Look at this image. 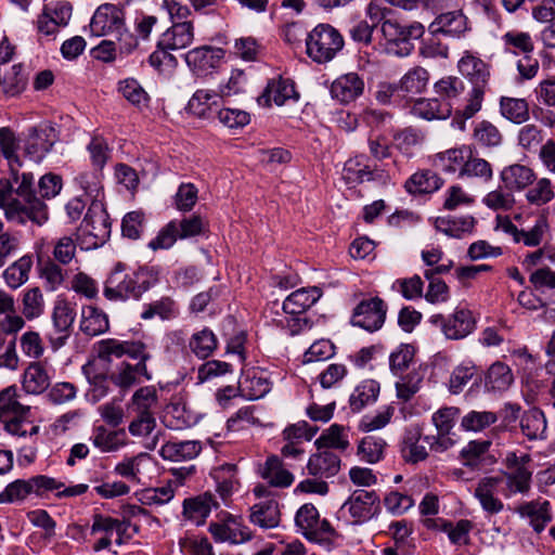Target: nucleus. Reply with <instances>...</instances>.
Here are the masks:
<instances>
[{"label":"nucleus","mask_w":555,"mask_h":555,"mask_svg":"<svg viewBox=\"0 0 555 555\" xmlns=\"http://www.w3.org/2000/svg\"><path fill=\"white\" fill-rule=\"evenodd\" d=\"M62 190V179L54 173L43 175L38 181L31 172L13 171L12 181L0 179V208L8 221L25 225L28 221L41 227L49 219L43 199L55 197Z\"/></svg>","instance_id":"nucleus-1"},{"label":"nucleus","mask_w":555,"mask_h":555,"mask_svg":"<svg viewBox=\"0 0 555 555\" xmlns=\"http://www.w3.org/2000/svg\"><path fill=\"white\" fill-rule=\"evenodd\" d=\"M98 358L111 363L112 360L128 357L138 360L135 364L121 361L111 373V380L117 387L127 389L143 379L150 380L151 373L147 371L146 361L151 359L147 347L140 340H119L116 338L102 339L96 344Z\"/></svg>","instance_id":"nucleus-2"},{"label":"nucleus","mask_w":555,"mask_h":555,"mask_svg":"<svg viewBox=\"0 0 555 555\" xmlns=\"http://www.w3.org/2000/svg\"><path fill=\"white\" fill-rule=\"evenodd\" d=\"M158 266H141L135 269L118 262L107 275L103 295L111 301L140 300L142 295L159 281Z\"/></svg>","instance_id":"nucleus-3"},{"label":"nucleus","mask_w":555,"mask_h":555,"mask_svg":"<svg viewBox=\"0 0 555 555\" xmlns=\"http://www.w3.org/2000/svg\"><path fill=\"white\" fill-rule=\"evenodd\" d=\"M30 410L29 405L20 401L15 385L0 391V422L10 435L24 438L39 433V426L29 421Z\"/></svg>","instance_id":"nucleus-4"},{"label":"nucleus","mask_w":555,"mask_h":555,"mask_svg":"<svg viewBox=\"0 0 555 555\" xmlns=\"http://www.w3.org/2000/svg\"><path fill=\"white\" fill-rule=\"evenodd\" d=\"M305 41L307 55L317 64L331 62L345 46L340 31L327 23L318 24Z\"/></svg>","instance_id":"nucleus-5"},{"label":"nucleus","mask_w":555,"mask_h":555,"mask_svg":"<svg viewBox=\"0 0 555 555\" xmlns=\"http://www.w3.org/2000/svg\"><path fill=\"white\" fill-rule=\"evenodd\" d=\"M531 455L529 453H518L516 451H508L503 459L505 470L500 475L503 477L505 487L502 493L505 498H511L515 494H527L531 489L532 482V467Z\"/></svg>","instance_id":"nucleus-6"},{"label":"nucleus","mask_w":555,"mask_h":555,"mask_svg":"<svg viewBox=\"0 0 555 555\" xmlns=\"http://www.w3.org/2000/svg\"><path fill=\"white\" fill-rule=\"evenodd\" d=\"M295 522L308 541L327 550H332L335 546V541L341 538V534L327 519L320 520L317 507L310 503L304 504L297 511Z\"/></svg>","instance_id":"nucleus-7"},{"label":"nucleus","mask_w":555,"mask_h":555,"mask_svg":"<svg viewBox=\"0 0 555 555\" xmlns=\"http://www.w3.org/2000/svg\"><path fill=\"white\" fill-rule=\"evenodd\" d=\"M430 322L440 327L447 339L461 340L470 335L477 326L474 313L467 308H456L449 315L434 314Z\"/></svg>","instance_id":"nucleus-8"},{"label":"nucleus","mask_w":555,"mask_h":555,"mask_svg":"<svg viewBox=\"0 0 555 555\" xmlns=\"http://www.w3.org/2000/svg\"><path fill=\"white\" fill-rule=\"evenodd\" d=\"M208 531L217 543H229L232 545L243 544L253 538L249 528L244 524L241 516L223 513L217 521H211Z\"/></svg>","instance_id":"nucleus-9"},{"label":"nucleus","mask_w":555,"mask_h":555,"mask_svg":"<svg viewBox=\"0 0 555 555\" xmlns=\"http://www.w3.org/2000/svg\"><path fill=\"white\" fill-rule=\"evenodd\" d=\"M57 131L51 122L43 121L28 129L24 139V152L35 162H41L57 141Z\"/></svg>","instance_id":"nucleus-10"},{"label":"nucleus","mask_w":555,"mask_h":555,"mask_svg":"<svg viewBox=\"0 0 555 555\" xmlns=\"http://www.w3.org/2000/svg\"><path fill=\"white\" fill-rule=\"evenodd\" d=\"M126 25L125 9L115 3H103L94 11L89 27L95 37L114 35Z\"/></svg>","instance_id":"nucleus-11"},{"label":"nucleus","mask_w":555,"mask_h":555,"mask_svg":"<svg viewBox=\"0 0 555 555\" xmlns=\"http://www.w3.org/2000/svg\"><path fill=\"white\" fill-rule=\"evenodd\" d=\"M345 509L348 511L353 525H361L379 513L380 500L374 490H354L343 504L341 511Z\"/></svg>","instance_id":"nucleus-12"},{"label":"nucleus","mask_w":555,"mask_h":555,"mask_svg":"<svg viewBox=\"0 0 555 555\" xmlns=\"http://www.w3.org/2000/svg\"><path fill=\"white\" fill-rule=\"evenodd\" d=\"M505 411L509 412L506 415L507 423L519 418L520 430L528 440H543L546 438V418L540 409H529L519 416L520 406L507 403L505 404Z\"/></svg>","instance_id":"nucleus-13"},{"label":"nucleus","mask_w":555,"mask_h":555,"mask_svg":"<svg viewBox=\"0 0 555 555\" xmlns=\"http://www.w3.org/2000/svg\"><path fill=\"white\" fill-rule=\"evenodd\" d=\"M387 306L379 297L361 300L351 317V323L369 332L379 330L385 323Z\"/></svg>","instance_id":"nucleus-14"},{"label":"nucleus","mask_w":555,"mask_h":555,"mask_svg":"<svg viewBox=\"0 0 555 555\" xmlns=\"http://www.w3.org/2000/svg\"><path fill=\"white\" fill-rule=\"evenodd\" d=\"M79 229L93 238L90 244L94 247L103 245L109 238L111 221L102 204L93 202L89 206Z\"/></svg>","instance_id":"nucleus-15"},{"label":"nucleus","mask_w":555,"mask_h":555,"mask_svg":"<svg viewBox=\"0 0 555 555\" xmlns=\"http://www.w3.org/2000/svg\"><path fill=\"white\" fill-rule=\"evenodd\" d=\"M34 495L40 499H49L52 493L55 499L75 498L85 494L89 487L86 483L66 486L63 481L47 476H33Z\"/></svg>","instance_id":"nucleus-16"},{"label":"nucleus","mask_w":555,"mask_h":555,"mask_svg":"<svg viewBox=\"0 0 555 555\" xmlns=\"http://www.w3.org/2000/svg\"><path fill=\"white\" fill-rule=\"evenodd\" d=\"M75 318V307L67 299L57 298L52 312L54 333L50 335V341L53 348H60L65 345L70 336Z\"/></svg>","instance_id":"nucleus-17"},{"label":"nucleus","mask_w":555,"mask_h":555,"mask_svg":"<svg viewBox=\"0 0 555 555\" xmlns=\"http://www.w3.org/2000/svg\"><path fill=\"white\" fill-rule=\"evenodd\" d=\"M380 31L389 43H403L404 51L401 55H408L412 49L409 41L412 39H420L425 33V27L418 22H413L410 25L404 26L397 20L387 18L382 23Z\"/></svg>","instance_id":"nucleus-18"},{"label":"nucleus","mask_w":555,"mask_h":555,"mask_svg":"<svg viewBox=\"0 0 555 555\" xmlns=\"http://www.w3.org/2000/svg\"><path fill=\"white\" fill-rule=\"evenodd\" d=\"M231 87H220L218 91L197 90L190 99L188 108L191 114L199 118H212L218 112L219 102L231 96Z\"/></svg>","instance_id":"nucleus-19"},{"label":"nucleus","mask_w":555,"mask_h":555,"mask_svg":"<svg viewBox=\"0 0 555 555\" xmlns=\"http://www.w3.org/2000/svg\"><path fill=\"white\" fill-rule=\"evenodd\" d=\"M457 69L470 82L472 87L488 89L491 66L478 55L465 51L457 62Z\"/></svg>","instance_id":"nucleus-20"},{"label":"nucleus","mask_w":555,"mask_h":555,"mask_svg":"<svg viewBox=\"0 0 555 555\" xmlns=\"http://www.w3.org/2000/svg\"><path fill=\"white\" fill-rule=\"evenodd\" d=\"M502 483L503 477L500 476H487L478 480L474 490V496L486 513L494 515L504 509V503L496 496Z\"/></svg>","instance_id":"nucleus-21"},{"label":"nucleus","mask_w":555,"mask_h":555,"mask_svg":"<svg viewBox=\"0 0 555 555\" xmlns=\"http://www.w3.org/2000/svg\"><path fill=\"white\" fill-rule=\"evenodd\" d=\"M271 386L267 372L258 367L243 371L238 379L240 396L247 400L263 398L271 390Z\"/></svg>","instance_id":"nucleus-22"},{"label":"nucleus","mask_w":555,"mask_h":555,"mask_svg":"<svg viewBox=\"0 0 555 555\" xmlns=\"http://www.w3.org/2000/svg\"><path fill=\"white\" fill-rule=\"evenodd\" d=\"M299 98L295 89V85L291 79L282 77L273 78L268 81L263 92L257 98V102L261 106L270 107L272 101L281 106L288 100L297 101Z\"/></svg>","instance_id":"nucleus-23"},{"label":"nucleus","mask_w":555,"mask_h":555,"mask_svg":"<svg viewBox=\"0 0 555 555\" xmlns=\"http://www.w3.org/2000/svg\"><path fill=\"white\" fill-rule=\"evenodd\" d=\"M364 91V80L357 73H347L337 77L331 85V96L341 104L356 101Z\"/></svg>","instance_id":"nucleus-24"},{"label":"nucleus","mask_w":555,"mask_h":555,"mask_svg":"<svg viewBox=\"0 0 555 555\" xmlns=\"http://www.w3.org/2000/svg\"><path fill=\"white\" fill-rule=\"evenodd\" d=\"M224 56L221 48L203 46L190 50L185 53L184 59L188 66L197 75H204L216 68Z\"/></svg>","instance_id":"nucleus-25"},{"label":"nucleus","mask_w":555,"mask_h":555,"mask_svg":"<svg viewBox=\"0 0 555 555\" xmlns=\"http://www.w3.org/2000/svg\"><path fill=\"white\" fill-rule=\"evenodd\" d=\"M537 180L534 170L524 164L515 163L505 166L500 171V181L513 192H522L527 190Z\"/></svg>","instance_id":"nucleus-26"},{"label":"nucleus","mask_w":555,"mask_h":555,"mask_svg":"<svg viewBox=\"0 0 555 555\" xmlns=\"http://www.w3.org/2000/svg\"><path fill=\"white\" fill-rule=\"evenodd\" d=\"M490 447L489 440L469 441L460 452L463 465L472 469H482L493 465L496 460L489 454Z\"/></svg>","instance_id":"nucleus-27"},{"label":"nucleus","mask_w":555,"mask_h":555,"mask_svg":"<svg viewBox=\"0 0 555 555\" xmlns=\"http://www.w3.org/2000/svg\"><path fill=\"white\" fill-rule=\"evenodd\" d=\"M487 89L479 87H472L467 92L462 105L454 108V116L452 119L453 127L461 131L466 129V121L473 118L482 107Z\"/></svg>","instance_id":"nucleus-28"},{"label":"nucleus","mask_w":555,"mask_h":555,"mask_svg":"<svg viewBox=\"0 0 555 555\" xmlns=\"http://www.w3.org/2000/svg\"><path fill=\"white\" fill-rule=\"evenodd\" d=\"M218 507L219 503L215 495L210 492H205L183 501V516L199 526L206 521L211 509Z\"/></svg>","instance_id":"nucleus-29"},{"label":"nucleus","mask_w":555,"mask_h":555,"mask_svg":"<svg viewBox=\"0 0 555 555\" xmlns=\"http://www.w3.org/2000/svg\"><path fill=\"white\" fill-rule=\"evenodd\" d=\"M340 457L333 450L324 449L312 454L307 463L309 475L319 478H330L340 469Z\"/></svg>","instance_id":"nucleus-30"},{"label":"nucleus","mask_w":555,"mask_h":555,"mask_svg":"<svg viewBox=\"0 0 555 555\" xmlns=\"http://www.w3.org/2000/svg\"><path fill=\"white\" fill-rule=\"evenodd\" d=\"M51 384L48 366L40 361L28 364L22 376V387L28 395H41Z\"/></svg>","instance_id":"nucleus-31"},{"label":"nucleus","mask_w":555,"mask_h":555,"mask_svg":"<svg viewBox=\"0 0 555 555\" xmlns=\"http://www.w3.org/2000/svg\"><path fill=\"white\" fill-rule=\"evenodd\" d=\"M93 446L101 452H116L120 448L127 446L128 435L125 429H109L103 425L96 426L92 430L90 437Z\"/></svg>","instance_id":"nucleus-32"},{"label":"nucleus","mask_w":555,"mask_h":555,"mask_svg":"<svg viewBox=\"0 0 555 555\" xmlns=\"http://www.w3.org/2000/svg\"><path fill=\"white\" fill-rule=\"evenodd\" d=\"M362 156L350 158L345 163L343 175L348 183H363L366 181L382 180L385 171L378 166L362 164Z\"/></svg>","instance_id":"nucleus-33"},{"label":"nucleus","mask_w":555,"mask_h":555,"mask_svg":"<svg viewBox=\"0 0 555 555\" xmlns=\"http://www.w3.org/2000/svg\"><path fill=\"white\" fill-rule=\"evenodd\" d=\"M434 35L461 37L468 29L467 17L462 11H451L438 15L430 25Z\"/></svg>","instance_id":"nucleus-34"},{"label":"nucleus","mask_w":555,"mask_h":555,"mask_svg":"<svg viewBox=\"0 0 555 555\" xmlns=\"http://www.w3.org/2000/svg\"><path fill=\"white\" fill-rule=\"evenodd\" d=\"M160 46L171 51L188 48L194 40L193 23H177L167 28L158 38Z\"/></svg>","instance_id":"nucleus-35"},{"label":"nucleus","mask_w":555,"mask_h":555,"mask_svg":"<svg viewBox=\"0 0 555 555\" xmlns=\"http://www.w3.org/2000/svg\"><path fill=\"white\" fill-rule=\"evenodd\" d=\"M202 451L198 440H171L162 446L159 455L165 461L181 462L195 459Z\"/></svg>","instance_id":"nucleus-36"},{"label":"nucleus","mask_w":555,"mask_h":555,"mask_svg":"<svg viewBox=\"0 0 555 555\" xmlns=\"http://www.w3.org/2000/svg\"><path fill=\"white\" fill-rule=\"evenodd\" d=\"M476 220L470 215L437 217L434 227L437 231L455 238H461L474 231Z\"/></svg>","instance_id":"nucleus-37"},{"label":"nucleus","mask_w":555,"mask_h":555,"mask_svg":"<svg viewBox=\"0 0 555 555\" xmlns=\"http://www.w3.org/2000/svg\"><path fill=\"white\" fill-rule=\"evenodd\" d=\"M261 477L272 487L287 488L294 482V475L284 466L278 455L268 456L260 467Z\"/></svg>","instance_id":"nucleus-38"},{"label":"nucleus","mask_w":555,"mask_h":555,"mask_svg":"<svg viewBox=\"0 0 555 555\" xmlns=\"http://www.w3.org/2000/svg\"><path fill=\"white\" fill-rule=\"evenodd\" d=\"M163 423L172 430H182L196 423V416L182 401H171L165 409Z\"/></svg>","instance_id":"nucleus-39"},{"label":"nucleus","mask_w":555,"mask_h":555,"mask_svg":"<svg viewBox=\"0 0 555 555\" xmlns=\"http://www.w3.org/2000/svg\"><path fill=\"white\" fill-rule=\"evenodd\" d=\"M521 517L528 518L533 530L538 533L544 530L552 520L548 501H530L521 504L517 508Z\"/></svg>","instance_id":"nucleus-40"},{"label":"nucleus","mask_w":555,"mask_h":555,"mask_svg":"<svg viewBox=\"0 0 555 555\" xmlns=\"http://www.w3.org/2000/svg\"><path fill=\"white\" fill-rule=\"evenodd\" d=\"M80 331L88 336H98L109 328L107 314L93 306H85L81 309Z\"/></svg>","instance_id":"nucleus-41"},{"label":"nucleus","mask_w":555,"mask_h":555,"mask_svg":"<svg viewBox=\"0 0 555 555\" xmlns=\"http://www.w3.org/2000/svg\"><path fill=\"white\" fill-rule=\"evenodd\" d=\"M443 180L429 169L418 170L413 173L404 183V188L410 194H427L439 190Z\"/></svg>","instance_id":"nucleus-42"},{"label":"nucleus","mask_w":555,"mask_h":555,"mask_svg":"<svg viewBox=\"0 0 555 555\" xmlns=\"http://www.w3.org/2000/svg\"><path fill=\"white\" fill-rule=\"evenodd\" d=\"M320 297L321 291L318 287L297 289L286 297L283 302V310L292 315L301 314Z\"/></svg>","instance_id":"nucleus-43"},{"label":"nucleus","mask_w":555,"mask_h":555,"mask_svg":"<svg viewBox=\"0 0 555 555\" xmlns=\"http://www.w3.org/2000/svg\"><path fill=\"white\" fill-rule=\"evenodd\" d=\"M33 255L26 254L12 262L2 273V278L8 287L17 289L29 279L33 268Z\"/></svg>","instance_id":"nucleus-44"},{"label":"nucleus","mask_w":555,"mask_h":555,"mask_svg":"<svg viewBox=\"0 0 555 555\" xmlns=\"http://www.w3.org/2000/svg\"><path fill=\"white\" fill-rule=\"evenodd\" d=\"M514 380L511 367L496 361L490 365L485 375V387L488 391L502 392L509 388Z\"/></svg>","instance_id":"nucleus-45"},{"label":"nucleus","mask_w":555,"mask_h":555,"mask_svg":"<svg viewBox=\"0 0 555 555\" xmlns=\"http://www.w3.org/2000/svg\"><path fill=\"white\" fill-rule=\"evenodd\" d=\"M468 156H470L469 146H461L456 149H450L446 152L436 155L435 165L446 172H456L462 177L465 163Z\"/></svg>","instance_id":"nucleus-46"},{"label":"nucleus","mask_w":555,"mask_h":555,"mask_svg":"<svg viewBox=\"0 0 555 555\" xmlns=\"http://www.w3.org/2000/svg\"><path fill=\"white\" fill-rule=\"evenodd\" d=\"M412 112L415 116L427 120L446 119L451 115V104L436 98L418 99L414 102Z\"/></svg>","instance_id":"nucleus-47"},{"label":"nucleus","mask_w":555,"mask_h":555,"mask_svg":"<svg viewBox=\"0 0 555 555\" xmlns=\"http://www.w3.org/2000/svg\"><path fill=\"white\" fill-rule=\"evenodd\" d=\"M501 41L506 53L525 55L534 51L533 39L527 31L508 30L501 37Z\"/></svg>","instance_id":"nucleus-48"},{"label":"nucleus","mask_w":555,"mask_h":555,"mask_svg":"<svg viewBox=\"0 0 555 555\" xmlns=\"http://www.w3.org/2000/svg\"><path fill=\"white\" fill-rule=\"evenodd\" d=\"M500 113L511 122L521 125L530 118L529 103L526 99L501 96Z\"/></svg>","instance_id":"nucleus-49"},{"label":"nucleus","mask_w":555,"mask_h":555,"mask_svg":"<svg viewBox=\"0 0 555 555\" xmlns=\"http://www.w3.org/2000/svg\"><path fill=\"white\" fill-rule=\"evenodd\" d=\"M250 521L261 528H275L280 522L278 502L269 500L260 502L251 507Z\"/></svg>","instance_id":"nucleus-50"},{"label":"nucleus","mask_w":555,"mask_h":555,"mask_svg":"<svg viewBox=\"0 0 555 555\" xmlns=\"http://www.w3.org/2000/svg\"><path fill=\"white\" fill-rule=\"evenodd\" d=\"M428 80L427 69L416 66L408 70L397 85L403 95H415L426 89Z\"/></svg>","instance_id":"nucleus-51"},{"label":"nucleus","mask_w":555,"mask_h":555,"mask_svg":"<svg viewBox=\"0 0 555 555\" xmlns=\"http://www.w3.org/2000/svg\"><path fill=\"white\" fill-rule=\"evenodd\" d=\"M379 395V384L374 379H365L356 387L349 403L353 412H360L367 404L374 403Z\"/></svg>","instance_id":"nucleus-52"},{"label":"nucleus","mask_w":555,"mask_h":555,"mask_svg":"<svg viewBox=\"0 0 555 555\" xmlns=\"http://www.w3.org/2000/svg\"><path fill=\"white\" fill-rule=\"evenodd\" d=\"M214 478L217 483V493L222 502L229 505L230 498L238 488V480L235 477V466L230 464L223 465L216 470Z\"/></svg>","instance_id":"nucleus-53"},{"label":"nucleus","mask_w":555,"mask_h":555,"mask_svg":"<svg viewBox=\"0 0 555 555\" xmlns=\"http://www.w3.org/2000/svg\"><path fill=\"white\" fill-rule=\"evenodd\" d=\"M385 448L386 442L383 438L369 435L359 441L357 455L363 462L375 464L384 457Z\"/></svg>","instance_id":"nucleus-54"},{"label":"nucleus","mask_w":555,"mask_h":555,"mask_svg":"<svg viewBox=\"0 0 555 555\" xmlns=\"http://www.w3.org/2000/svg\"><path fill=\"white\" fill-rule=\"evenodd\" d=\"M435 92L440 96L441 101L453 105L459 101L460 95L465 91L464 81L456 76H447L438 80L434 86Z\"/></svg>","instance_id":"nucleus-55"},{"label":"nucleus","mask_w":555,"mask_h":555,"mask_svg":"<svg viewBox=\"0 0 555 555\" xmlns=\"http://www.w3.org/2000/svg\"><path fill=\"white\" fill-rule=\"evenodd\" d=\"M218 340L209 328L194 333L189 341L191 351L199 359H207L217 349Z\"/></svg>","instance_id":"nucleus-56"},{"label":"nucleus","mask_w":555,"mask_h":555,"mask_svg":"<svg viewBox=\"0 0 555 555\" xmlns=\"http://www.w3.org/2000/svg\"><path fill=\"white\" fill-rule=\"evenodd\" d=\"M482 204L493 211H509L516 205L514 192L503 184L482 197Z\"/></svg>","instance_id":"nucleus-57"},{"label":"nucleus","mask_w":555,"mask_h":555,"mask_svg":"<svg viewBox=\"0 0 555 555\" xmlns=\"http://www.w3.org/2000/svg\"><path fill=\"white\" fill-rule=\"evenodd\" d=\"M179 309L176 301L170 297H162L158 300L144 305L141 319L150 320L159 317L163 320H170L178 315Z\"/></svg>","instance_id":"nucleus-58"},{"label":"nucleus","mask_w":555,"mask_h":555,"mask_svg":"<svg viewBox=\"0 0 555 555\" xmlns=\"http://www.w3.org/2000/svg\"><path fill=\"white\" fill-rule=\"evenodd\" d=\"M29 495H34L33 477L28 479H16L10 482L2 492H0V504L22 502Z\"/></svg>","instance_id":"nucleus-59"},{"label":"nucleus","mask_w":555,"mask_h":555,"mask_svg":"<svg viewBox=\"0 0 555 555\" xmlns=\"http://www.w3.org/2000/svg\"><path fill=\"white\" fill-rule=\"evenodd\" d=\"M128 528V522L125 520H119L109 516H104L101 514L93 515V521L91 526V533L95 534L98 532H104L109 537L114 531L117 533L118 538L116 540L117 544H122V535L126 533Z\"/></svg>","instance_id":"nucleus-60"},{"label":"nucleus","mask_w":555,"mask_h":555,"mask_svg":"<svg viewBox=\"0 0 555 555\" xmlns=\"http://www.w3.org/2000/svg\"><path fill=\"white\" fill-rule=\"evenodd\" d=\"M345 427L338 424L331 425L322 435L315 440L314 444L318 450L321 449H339L346 450L349 442L344 434Z\"/></svg>","instance_id":"nucleus-61"},{"label":"nucleus","mask_w":555,"mask_h":555,"mask_svg":"<svg viewBox=\"0 0 555 555\" xmlns=\"http://www.w3.org/2000/svg\"><path fill=\"white\" fill-rule=\"evenodd\" d=\"M498 421L496 413L492 411H469L461 420V427L466 431H481Z\"/></svg>","instance_id":"nucleus-62"},{"label":"nucleus","mask_w":555,"mask_h":555,"mask_svg":"<svg viewBox=\"0 0 555 555\" xmlns=\"http://www.w3.org/2000/svg\"><path fill=\"white\" fill-rule=\"evenodd\" d=\"M534 182V184L527 189V202L534 206H542L550 203L555 196L551 180L547 178H541Z\"/></svg>","instance_id":"nucleus-63"},{"label":"nucleus","mask_w":555,"mask_h":555,"mask_svg":"<svg viewBox=\"0 0 555 555\" xmlns=\"http://www.w3.org/2000/svg\"><path fill=\"white\" fill-rule=\"evenodd\" d=\"M22 306V312L27 320L40 317L44 310V300L40 288L26 289L23 294Z\"/></svg>","instance_id":"nucleus-64"}]
</instances>
